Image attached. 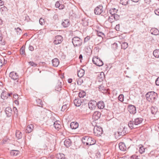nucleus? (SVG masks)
<instances>
[{
	"label": "nucleus",
	"mask_w": 159,
	"mask_h": 159,
	"mask_svg": "<svg viewBox=\"0 0 159 159\" xmlns=\"http://www.w3.org/2000/svg\"><path fill=\"white\" fill-rule=\"evenodd\" d=\"M82 142L84 145H91L94 144L96 142L95 140L88 136L83 137L82 138Z\"/></svg>",
	"instance_id": "1"
},
{
	"label": "nucleus",
	"mask_w": 159,
	"mask_h": 159,
	"mask_svg": "<svg viewBox=\"0 0 159 159\" xmlns=\"http://www.w3.org/2000/svg\"><path fill=\"white\" fill-rule=\"evenodd\" d=\"M147 100L151 102H154L157 98V93L153 91L149 92L146 94Z\"/></svg>",
	"instance_id": "2"
},
{
	"label": "nucleus",
	"mask_w": 159,
	"mask_h": 159,
	"mask_svg": "<svg viewBox=\"0 0 159 159\" xmlns=\"http://www.w3.org/2000/svg\"><path fill=\"white\" fill-rule=\"evenodd\" d=\"M143 120V119L140 117L136 118L134 119V121H129L128 123V126L131 129L136 128V126L142 123Z\"/></svg>",
	"instance_id": "3"
},
{
	"label": "nucleus",
	"mask_w": 159,
	"mask_h": 159,
	"mask_svg": "<svg viewBox=\"0 0 159 159\" xmlns=\"http://www.w3.org/2000/svg\"><path fill=\"white\" fill-rule=\"evenodd\" d=\"M124 104L119 101L115 102L113 103V109L114 112L119 111L124 108Z\"/></svg>",
	"instance_id": "4"
},
{
	"label": "nucleus",
	"mask_w": 159,
	"mask_h": 159,
	"mask_svg": "<svg viewBox=\"0 0 159 159\" xmlns=\"http://www.w3.org/2000/svg\"><path fill=\"white\" fill-rule=\"evenodd\" d=\"M93 132L95 135L99 136L102 134L103 130L100 126L96 125L94 128Z\"/></svg>",
	"instance_id": "5"
},
{
	"label": "nucleus",
	"mask_w": 159,
	"mask_h": 159,
	"mask_svg": "<svg viewBox=\"0 0 159 159\" xmlns=\"http://www.w3.org/2000/svg\"><path fill=\"white\" fill-rule=\"evenodd\" d=\"M93 63L97 66H102L103 64V62L98 57H94L93 58Z\"/></svg>",
	"instance_id": "6"
},
{
	"label": "nucleus",
	"mask_w": 159,
	"mask_h": 159,
	"mask_svg": "<svg viewBox=\"0 0 159 159\" xmlns=\"http://www.w3.org/2000/svg\"><path fill=\"white\" fill-rule=\"evenodd\" d=\"M127 128L125 127H120L118 129L117 133L119 136H123L125 135L128 132L126 131Z\"/></svg>",
	"instance_id": "7"
},
{
	"label": "nucleus",
	"mask_w": 159,
	"mask_h": 159,
	"mask_svg": "<svg viewBox=\"0 0 159 159\" xmlns=\"http://www.w3.org/2000/svg\"><path fill=\"white\" fill-rule=\"evenodd\" d=\"M97 106V103L94 100L89 101L88 104L89 108L91 110H93Z\"/></svg>",
	"instance_id": "8"
},
{
	"label": "nucleus",
	"mask_w": 159,
	"mask_h": 159,
	"mask_svg": "<svg viewBox=\"0 0 159 159\" xmlns=\"http://www.w3.org/2000/svg\"><path fill=\"white\" fill-rule=\"evenodd\" d=\"M94 13L95 14L100 15L103 11V7L101 5L97 7L95 9Z\"/></svg>",
	"instance_id": "9"
},
{
	"label": "nucleus",
	"mask_w": 159,
	"mask_h": 159,
	"mask_svg": "<svg viewBox=\"0 0 159 159\" xmlns=\"http://www.w3.org/2000/svg\"><path fill=\"white\" fill-rule=\"evenodd\" d=\"M129 111L131 114H134L136 113V109L135 106L132 105H129L128 107Z\"/></svg>",
	"instance_id": "10"
},
{
	"label": "nucleus",
	"mask_w": 159,
	"mask_h": 159,
	"mask_svg": "<svg viewBox=\"0 0 159 159\" xmlns=\"http://www.w3.org/2000/svg\"><path fill=\"white\" fill-rule=\"evenodd\" d=\"M9 77L13 80H16L18 79L19 76L16 72L12 71L10 73Z\"/></svg>",
	"instance_id": "11"
},
{
	"label": "nucleus",
	"mask_w": 159,
	"mask_h": 159,
	"mask_svg": "<svg viewBox=\"0 0 159 159\" xmlns=\"http://www.w3.org/2000/svg\"><path fill=\"white\" fill-rule=\"evenodd\" d=\"M101 116V113L98 111L94 112L93 115V118L94 120H97L99 119Z\"/></svg>",
	"instance_id": "12"
},
{
	"label": "nucleus",
	"mask_w": 159,
	"mask_h": 159,
	"mask_svg": "<svg viewBox=\"0 0 159 159\" xmlns=\"http://www.w3.org/2000/svg\"><path fill=\"white\" fill-rule=\"evenodd\" d=\"M70 25V21L68 19L64 20L61 23V25L65 28L68 27Z\"/></svg>",
	"instance_id": "13"
},
{
	"label": "nucleus",
	"mask_w": 159,
	"mask_h": 159,
	"mask_svg": "<svg viewBox=\"0 0 159 159\" xmlns=\"http://www.w3.org/2000/svg\"><path fill=\"white\" fill-rule=\"evenodd\" d=\"M34 128V126L32 124L28 125L26 127V129L25 130V132L26 133H29L31 132Z\"/></svg>",
	"instance_id": "14"
},
{
	"label": "nucleus",
	"mask_w": 159,
	"mask_h": 159,
	"mask_svg": "<svg viewBox=\"0 0 159 159\" xmlns=\"http://www.w3.org/2000/svg\"><path fill=\"white\" fill-rule=\"evenodd\" d=\"M52 66L54 67H57L59 64V61L58 59L57 58L54 59L52 60Z\"/></svg>",
	"instance_id": "15"
},
{
	"label": "nucleus",
	"mask_w": 159,
	"mask_h": 159,
	"mask_svg": "<svg viewBox=\"0 0 159 159\" xmlns=\"http://www.w3.org/2000/svg\"><path fill=\"white\" fill-rule=\"evenodd\" d=\"M72 143L71 140L69 139H66L64 141V145L67 147L68 148L70 146Z\"/></svg>",
	"instance_id": "16"
},
{
	"label": "nucleus",
	"mask_w": 159,
	"mask_h": 159,
	"mask_svg": "<svg viewBox=\"0 0 159 159\" xmlns=\"http://www.w3.org/2000/svg\"><path fill=\"white\" fill-rule=\"evenodd\" d=\"M12 110L11 108L9 107H7L5 109V112L7 116L9 117L11 116V114Z\"/></svg>",
	"instance_id": "17"
},
{
	"label": "nucleus",
	"mask_w": 159,
	"mask_h": 159,
	"mask_svg": "<svg viewBox=\"0 0 159 159\" xmlns=\"http://www.w3.org/2000/svg\"><path fill=\"white\" fill-rule=\"evenodd\" d=\"M120 149L122 151H124L126 150V148L125 144L123 143H120L119 144Z\"/></svg>",
	"instance_id": "18"
},
{
	"label": "nucleus",
	"mask_w": 159,
	"mask_h": 159,
	"mask_svg": "<svg viewBox=\"0 0 159 159\" xmlns=\"http://www.w3.org/2000/svg\"><path fill=\"white\" fill-rule=\"evenodd\" d=\"M78 127V123L75 122H72L70 124V128L72 129H75Z\"/></svg>",
	"instance_id": "19"
},
{
	"label": "nucleus",
	"mask_w": 159,
	"mask_h": 159,
	"mask_svg": "<svg viewBox=\"0 0 159 159\" xmlns=\"http://www.w3.org/2000/svg\"><path fill=\"white\" fill-rule=\"evenodd\" d=\"M150 32L152 34L155 35H157L159 34V31L155 28L152 29L150 30Z\"/></svg>",
	"instance_id": "20"
},
{
	"label": "nucleus",
	"mask_w": 159,
	"mask_h": 159,
	"mask_svg": "<svg viewBox=\"0 0 159 159\" xmlns=\"http://www.w3.org/2000/svg\"><path fill=\"white\" fill-rule=\"evenodd\" d=\"M81 41L82 40H72V42L74 46H78L82 44Z\"/></svg>",
	"instance_id": "21"
},
{
	"label": "nucleus",
	"mask_w": 159,
	"mask_h": 159,
	"mask_svg": "<svg viewBox=\"0 0 159 159\" xmlns=\"http://www.w3.org/2000/svg\"><path fill=\"white\" fill-rule=\"evenodd\" d=\"M157 108L154 106H152L151 108V113L153 115H155L157 112Z\"/></svg>",
	"instance_id": "22"
},
{
	"label": "nucleus",
	"mask_w": 159,
	"mask_h": 159,
	"mask_svg": "<svg viewBox=\"0 0 159 159\" xmlns=\"http://www.w3.org/2000/svg\"><path fill=\"white\" fill-rule=\"evenodd\" d=\"M97 105L98 108L102 109L104 107V102L102 101H100L97 103Z\"/></svg>",
	"instance_id": "23"
},
{
	"label": "nucleus",
	"mask_w": 159,
	"mask_h": 159,
	"mask_svg": "<svg viewBox=\"0 0 159 159\" xmlns=\"http://www.w3.org/2000/svg\"><path fill=\"white\" fill-rule=\"evenodd\" d=\"M61 82H58L56 85L55 88V90L58 91H59L61 90Z\"/></svg>",
	"instance_id": "24"
},
{
	"label": "nucleus",
	"mask_w": 159,
	"mask_h": 159,
	"mask_svg": "<svg viewBox=\"0 0 159 159\" xmlns=\"http://www.w3.org/2000/svg\"><path fill=\"white\" fill-rule=\"evenodd\" d=\"M74 103L75 106L79 107L81 105V102L80 99H75L74 101Z\"/></svg>",
	"instance_id": "25"
},
{
	"label": "nucleus",
	"mask_w": 159,
	"mask_h": 159,
	"mask_svg": "<svg viewBox=\"0 0 159 159\" xmlns=\"http://www.w3.org/2000/svg\"><path fill=\"white\" fill-rule=\"evenodd\" d=\"M139 151L141 154H142L144 152H145V149H146V148L142 145H139Z\"/></svg>",
	"instance_id": "26"
},
{
	"label": "nucleus",
	"mask_w": 159,
	"mask_h": 159,
	"mask_svg": "<svg viewBox=\"0 0 159 159\" xmlns=\"http://www.w3.org/2000/svg\"><path fill=\"white\" fill-rule=\"evenodd\" d=\"M16 137L18 139H21L22 136V133L19 130H17L16 131Z\"/></svg>",
	"instance_id": "27"
},
{
	"label": "nucleus",
	"mask_w": 159,
	"mask_h": 159,
	"mask_svg": "<svg viewBox=\"0 0 159 159\" xmlns=\"http://www.w3.org/2000/svg\"><path fill=\"white\" fill-rule=\"evenodd\" d=\"M84 70L81 69L78 72V76L80 78L82 77L84 75Z\"/></svg>",
	"instance_id": "28"
},
{
	"label": "nucleus",
	"mask_w": 159,
	"mask_h": 159,
	"mask_svg": "<svg viewBox=\"0 0 159 159\" xmlns=\"http://www.w3.org/2000/svg\"><path fill=\"white\" fill-rule=\"evenodd\" d=\"M153 55L156 58L159 57V49H156L153 51Z\"/></svg>",
	"instance_id": "29"
},
{
	"label": "nucleus",
	"mask_w": 159,
	"mask_h": 159,
	"mask_svg": "<svg viewBox=\"0 0 159 159\" xmlns=\"http://www.w3.org/2000/svg\"><path fill=\"white\" fill-rule=\"evenodd\" d=\"M19 152L18 150H12L10 152V154L12 156H16L19 153Z\"/></svg>",
	"instance_id": "30"
},
{
	"label": "nucleus",
	"mask_w": 159,
	"mask_h": 159,
	"mask_svg": "<svg viewBox=\"0 0 159 159\" xmlns=\"http://www.w3.org/2000/svg\"><path fill=\"white\" fill-rule=\"evenodd\" d=\"M86 95V93L84 91H81L79 93V96L80 98H83Z\"/></svg>",
	"instance_id": "31"
},
{
	"label": "nucleus",
	"mask_w": 159,
	"mask_h": 159,
	"mask_svg": "<svg viewBox=\"0 0 159 159\" xmlns=\"http://www.w3.org/2000/svg\"><path fill=\"white\" fill-rule=\"evenodd\" d=\"M53 125H54V127H55V128L56 129H59L61 127L60 125L58 123L57 121H55L54 122Z\"/></svg>",
	"instance_id": "32"
},
{
	"label": "nucleus",
	"mask_w": 159,
	"mask_h": 159,
	"mask_svg": "<svg viewBox=\"0 0 159 159\" xmlns=\"http://www.w3.org/2000/svg\"><path fill=\"white\" fill-rule=\"evenodd\" d=\"M129 0H120V3L123 5H126L128 4Z\"/></svg>",
	"instance_id": "33"
},
{
	"label": "nucleus",
	"mask_w": 159,
	"mask_h": 159,
	"mask_svg": "<svg viewBox=\"0 0 159 159\" xmlns=\"http://www.w3.org/2000/svg\"><path fill=\"white\" fill-rule=\"evenodd\" d=\"M128 43L126 42H123L121 45V48L125 49L128 47Z\"/></svg>",
	"instance_id": "34"
},
{
	"label": "nucleus",
	"mask_w": 159,
	"mask_h": 159,
	"mask_svg": "<svg viewBox=\"0 0 159 159\" xmlns=\"http://www.w3.org/2000/svg\"><path fill=\"white\" fill-rule=\"evenodd\" d=\"M64 157L65 155L63 153H59L57 155V157L58 159H62Z\"/></svg>",
	"instance_id": "35"
},
{
	"label": "nucleus",
	"mask_w": 159,
	"mask_h": 159,
	"mask_svg": "<svg viewBox=\"0 0 159 159\" xmlns=\"http://www.w3.org/2000/svg\"><path fill=\"white\" fill-rule=\"evenodd\" d=\"M97 34L98 36L101 37L102 39H103V38L105 36L104 34L101 32L97 31Z\"/></svg>",
	"instance_id": "36"
},
{
	"label": "nucleus",
	"mask_w": 159,
	"mask_h": 159,
	"mask_svg": "<svg viewBox=\"0 0 159 159\" xmlns=\"http://www.w3.org/2000/svg\"><path fill=\"white\" fill-rule=\"evenodd\" d=\"M77 82L78 85H80L83 82V80L81 78H79L77 80Z\"/></svg>",
	"instance_id": "37"
},
{
	"label": "nucleus",
	"mask_w": 159,
	"mask_h": 159,
	"mask_svg": "<svg viewBox=\"0 0 159 159\" xmlns=\"http://www.w3.org/2000/svg\"><path fill=\"white\" fill-rule=\"evenodd\" d=\"M117 10L115 8L110 9V14L112 15L116 13Z\"/></svg>",
	"instance_id": "38"
},
{
	"label": "nucleus",
	"mask_w": 159,
	"mask_h": 159,
	"mask_svg": "<svg viewBox=\"0 0 159 159\" xmlns=\"http://www.w3.org/2000/svg\"><path fill=\"white\" fill-rule=\"evenodd\" d=\"M118 99L120 102H122L124 101V95L123 94H120L119 95Z\"/></svg>",
	"instance_id": "39"
},
{
	"label": "nucleus",
	"mask_w": 159,
	"mask_h": 159,
	"mask_svg": "<svg viewBox=\"0 0 159 159\" xmlns=\"http://www.w3.org/2000/svg\"><path fill=\"white\" fill-rule=\"evenodd\" d=\"M20 53L22 54H25V47L22 46L20 49Z\"/></svg>",
	"instance_id": "40"
},
{
	"label": "nucleus",
	"mask_w": 159,
	"mask_h": 159,
	"mask_svg": "<svg viewBox=\"0 0 159 159\" xmlns=\"http://www.w3.org/2000/svg\"><path fill=\"white\" fill-rule=\"evenodd\" d=\"M98 89L100 91L102 92H103L102 91H104L105 90L104 87L102 85H99L98 87Z\"/></svg>",
	"instance_id": "41"
},
{
	"label": "nucleus",
	"mask_w": 159,
	"mask_h": 159,
	"mask_svg": "<svg viewBox=\"0 0 159 159\" xmlns=\"http://www.w3.org/2000/svg\"><path fill=\"white\" fill-rule=\"evenodd\" d=\"M6 95H7V94L6 93L3 92L1 94V97L2 99H3L7 98V97L6 96Z\"/></svg>",
	"instance_id": "42"
},
{
	"label": "nucleus",
	"mask_w": 159,
	"mask_h": 159,
	"mask_svg": "<svg viewBox=\"0 0 159 159\" xmlns=\"http://www.w3.org/2000/svg\"><path fill=\"white\" fill-rule=\"evenodd\" d=\"M29 63L30 65L32 66H33L34 67H35L37 66V64L32 61H30L29 62Z\"/></svg>",
	"instance_id": "43"
},
{
	"label": "nucleus",
	"mask_w": 159,
	"mask_h": 159,
	"mask_svg": "<svg viewBox=\"0 0 159 159\" xmlns=\"http://www.w3.org/2000/svg\"><path fill=\"white\" fill-rule=\"evenodd\" d=\"M15 30L17 32V34H20L21 33V30L18 27L17 28H15Z\"/></svg>",
	"instance_id": "44"
},
{
	"label": "nucleus",
	"mask_w": 159,
	"mask_h": 159,
	"mask_svg": "<svg viewBox=\"0 0 159 159\" xmlns=\"http://www.w3.org/2000/svg\"><path fill=\"white\" fill-rule=\"evenodd\" d=\"M111 16V17H113L116 20L118 19V18L119 17V16L118 15L116 14V13L115 14H113V15H112V16Z\"/></svg>",
	"instance_id": "45"
},
{
	"label": "nucleus",
	"mask_w": 159,
	"mask_h": 159,
	"mask_svg": "<svg viewBox=\"0 0 159 159\" xmlns=\"http://www.w3.org/2000/svg\"><path fill=\"white\" fill-rule=\"evenodd\" d=\"M67 107V105L66 104H65L63 105L61 107V111H64Z\"/></svg>",
	"instance_id": "46"
},
{
	"label": "nucleus",
	"mask_w": 159,
	"mask_h": 159,
	"mask_svg": "<svg viewBox=\"0 0 159 159\" xmlns=\"http://www.w3.org/2000/svg\"><path fill=\"white\" fill-rule=\"evenodd\" d=\"M39 22L40 25H42L44 24L45 21L43 19L40 18L39 20Z\"/></svg>",
	"instance_id": "47"
},
{
	"label": "nucleus",
	"mask_w": 159,
	"mask_h": 159,
	"mask_svg": "<svg viewBox=\"0 0 159 159\" xmlns=\"http://www.w3.org/2000/svg\"><path fill=\"white\" fill-rule=\"evenodd\" d=\"M62 40H54L53 43L55 44H58L61 43Z\"/></svg>",
	"instance_id": "48"
},
{
	"label": "nucleus",
	"mask_w": 159,
	"mask_h": 159,
	"mask_svg": "<svg viewBox=\"0 0 159 159\" xmlns=\"http://www.w3.org/2000/svg\"><path fill=\"white\" fill-rule=\"evenodd\" d=\"M56 40H61L63 38L61 35H57L55 37Z\"/></svg>",
	"instance_id": "49"
},
{
	"label": "nucleus",
	"mask_w": 159,
	"mask_h": 159,
	"mask_svg": "<svg viewBox=\"0 0 159 159\" xmlns=\"http://www.w3.org/2000/svg\"><path fill=\"white\" fill-rule=\"evenodd\" d=\"M13 98L15 99L16 100L18 99L19 98L17 94H15L13 96Z\"/></svg>",
	"instance_id": "50"
},
{
	"label": "nucleus",
	"mask_w": 159,
	"mask_h": 159,
	"mask_svg": "<svg viewBox=\"0 0 159 159\" xmlns=\"http://www.w3.org/2000/svg\"><path fill=\"white\" fill-rule=\"evenodd\" d=\"M154 12L155 14L158 16H159V9H156L155 10Z\"/></svg>",
	"instance_id": "51"
},
{
	"label": "nucleus",
	"mask_w": 159,
	"mask_h": 159,
	"mask_svg": "<svg viewBox=\"0 0 159 159\" xmlns=\"http://www.w3.org/2000/svg\"><path fill=\"white\" fill-rule=\"evenodd\" d=\"M5 44V40H0V45H3Z\"/></svg>",
	"instance_id": "52"
},
{
	"label": "nucleus",
	"mask_w": 159,
	"mask_h": 159,
	"mask_svg": "<svg viewBox=\"0 0 159 159\" xmlns=\"http://www.w3.org/2000/svg\"><path fill=\"white\" fill-rule=\"evenodd\" d=\"M155 83L157 85H159V77L156 80Z\"/></svg>",
	"instance_id": "53"
},
{
	"label": "nucleus",
	"mask_w": 159,
	"mask_h": 159,
	"mask_svg": "<svg viewBox=\"0 0 159 159\" xmlns=\"http://www.w3.org/2000/svg\"><path fill=\"white\" fill-rule=\"evenodd\" d=\"M60 3H59V2L58 1H57L56 2V3H55V6L56 7H57V8H59V6H60Z\"/></svg>",
	"instance_id": "54"
},
{
	"label": "nucleus",
	"mask_w": 159,
	"mask_h": 159,
	"mask_svg": "<svg viewBox=\"0 0 159 159\" xmlns=\"http://www.w3.org/2000/svg\"><path fill=\"white\" fill-rule=\"evenodd\" d=\"M115 29L117 31H119L120 30V25H116L115 27Z\"/></svg>",
	"instance_id": "55"
},
{
	"label": "nucleus",
	"mask_w": 159,
	"mask_h": 159,
	"mask_svg": "<svg viewBox=\"0 0 159 159\" xmlns=\"http://www.w3.org/2000/svg\"><path fill=\"white\" fill-rule=\"evenodd\" d=\"M65 7V6L63 4H61L60 5V6L59 7V9H64Z\"/></svg>",
	"instance_id": "56"
},
{
	"label": "nucleus",
	"mask_w": 159,
	"mask_h": 159,
	"mask_svg": "<svg viewBox=\"0 0 159 159\" xmlns=\"http://www.w3.org/2000/svg\"><path fill=\"white\" fill-rule=\"evenodd\" d=\"M29 49L30 51H33L34 49V47L32 46H30L29 47Z\"/></svg>",
	"instance_id": "57"
},
{
	"label": "nucleus",
	"mask_w": 159,
	"mask_h": 159,
	"mask_svg": "<svg viewBox=\"0 0 159 159\" xmlns=\"http://www.w3.org/2000/svg\"><path fill=\"white\" fill-rule=\"evenodd\" d=\"M96 156L97 157V158H100L101 157L100 153H96Z\"/></svg>",
	"instance_id": "58"
},
{
	"label": "nucleus",
	"mask_w": 159,
	"mask_h": 159,
	"mask_svg": "<svg viewBox=\"0 0 159 159\" xmlns=\"http://www.w3.org/2000/svg\"><path fill=\"white\" fill-rule=\"evenodd\" d=\"M144 1L145 2L148 4H149L150 2H151V0H145Z\"/></svg>",
	"instance_id": "59"
},
{
	"label": "nucleus",
	"mask_w": 159,
	"mask_h": 159,
	"mask_svg": "<svg viewBox=\"0 0 159 159\" xmlns=\"http://www.w3.org/2000/svg\"><path fill=\"white\" fill-rule=\"evenodd\" d=\"M14 102L15 104H16V105H19V101L17 100H14Z\"/></svg>",
	"instance_id": "60"
},
{
	"label": "nucleus",
	"mask_w": 159,
	"mask_h": 159,
	"mask_svg": "<svg viewBox=\"0 0 159 159\" xmlns=\"http://www.w3.org/2000/svg\"><path fill=\"white\" fill-rule=\"evenodd\" d=\"M82 54H80L79 56V58L80 60V61H81V60L82 59Z\"/></svg>",
	"instance_id": "61"
},
{
	"label": "nucleus",
	"mask_w": 159,
	"mask_h": 159,
	"mask_svg": "<svg viewBox=\"0 0 159 159\" xmlns=\"http://www.w3.org/2000/svg\"><path fill=\"white\" fill-rule=\"evenodd\" d=\"M3 64L2 62V61L1 59H0V68L2 67Z\"/></svg>",
	"instance_id": "62"
},
{
	"label": "nucleus",
	"mask_w": 159,
	"mask_h": 159,
	"mask_svg": "<svg viewBox=\"0 0 159 159\" xmlns=\"http://www.w3.org/2000/svg\"><path fill=\"white\" fill-rule=\"evenodd\" d=\"M72 80L71 79H69L68 80V82L69 83H71L72 82Z\"/></svg>",
	"instance_id": "63"
},
{
	"label": "nucleus",
	"mask_w": 159,
	"mask_h": 159,
	"mask_svg": "<svg viewBox=\"0 0 159 159\" xmlns=\"http://www.w3.org/2000/svg\"><path fill=\"white\" fill-rule=\"evenodd\" d=\"M3 4V2H2L1 0H0V5L2 6Z\"/></svg>",
	"instance_id": "64"
}]
</instances>
